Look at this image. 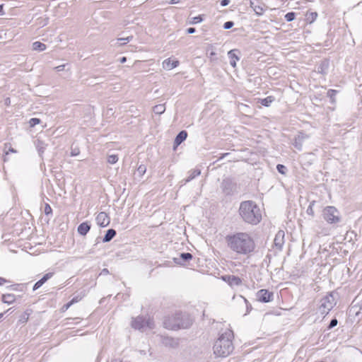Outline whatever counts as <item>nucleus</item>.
Returning <instances> with one entry per match:
<instances>
[{"label":"nucleus","mask_w":362,"mask_h":362,"mask_svg":"<svg viewBox=\"0 0 362 362\" xmlns=\"http://www.w3.org/2000/svg\"><path fill=\"white\" fill-rule=\"evenodd\" d=\"M225 240L228 247L238 255H247L255 248L253 238L245 232L227 235Z\"/></svg>","instance_id":"obj_1"},{"label":"nucleus","mask_w":362,"mask_h":362,"mask_svg":"<svg viewBox=\"0 0 362 362\" xmlns=\"http://www.w3.org/2000/svg\"><path fill=\"white\" fill-rule=\"evenodd\" d=\"M238 212L243 221L248 224L257 225L262 220L261 210L254 201L242 202Z\"/></svg>","instance_id":"obj_2"},{"label":"nucleus","mask_w":362,"mask_h":362,"mask_svg":"<svg viewBox=\"0 0 362 362\" xmlns=\"http://www.w3.org/2000/svg\"><path fill=\"white\" fill-rule=\"evenodd\" d=\"M233 333L230 329L221 334L214 343L213 347L214 354L219 357L228 356L233 350Z\"/></svg>","instance_id":"obj_3"},{"label":"nucleus","mask_w":362,"mask_h":362,"mask_svg":"<svg viewBox=\"0 0 362 362\" xmlns=\"http://www.w3.org/2000/svg\"><path fill=\"white\" fill-rule=\"evenodd\" d=\"M174 324L168 325L165 322V327L171 329H187L192 325V319L187 313H177L173 317Z\"/></svg>","instance_id":"obj_4"},{"label":"nucleus","mask_w":362,"mask_h":362,"mask_svg":"<svg viewBox=\"0 0 362 362\" xmlns=\"http://www.w3.org/2000/svg\"><path fill=\"white\" fill-rule=\"evenodd\" d=\"M337 302L333 293H329L320 300L319 312L321 315H327Z\"/></svg>","instance_id":"obj_5"},{"label":"nucleus","mask_w":362,"mask_h":362,"mask_svg":"<svg viewBox=\"0 0 362 362\" xmlns=\"http://www.w3.org/2000/svg\"><path fill=\"white\" fill-rule=\"evenodd\" d=\"M221 192L226 197H231L238 192V186L235 181L232 178H224L220 185Z\"/></svg>","instance_id":"obj_6"},{"label":"nucleus","mask_w":362,"mask_h":362,"mask_svg":"<svg viewBox=\"0 0 362 362\" xmlns=\"http://www.w3.org/2000/svg\"><path fill=\"white\" fill-rule=\"evenodd\" d=\"M132 327L135 329L144 331L145 327L152 329L155 327L154 322L151 318L146 319L143 316H138L133 318L132 321Z\"/></svg>","instance_id":"obj_7"},{"label":"nucleus","mask_w":362,"mask_h":362,"mask_svg":"<svg viewBox=\"0 0 362 362\" xmlns=\"http://www.w3.org/2000/svg\"><path fill=\"white\" fill-rule=\"evenodd\" d=\"M324 218L330 223H338L340 220L339 211L334 206H327L323 211Z\"/></svg>","instance_id":"obj_8"},{"label":"nucleus","mask_w":362,"mask_h":362,"mask_svg":"<svg viewBox=\"0 0 362 362\" xmlns=\"http://www.w3.org/2000/svg\"><path fill=\"white\" fill-rule=\"evenodd\" d=\"M257 299L261 303H269L274 299V293L267 289H261L257 292Z\"/></svg>","instance_id":"obj_9"},{"label":"nucleus","mask_w":362,"mask_h":362,"mask_svg":"<svg viewBox=\"0 0 362 362\" xmlns=\"http://www.w3.org/2000/svg\"><path fill=\"white\" fill-rule=\"evenodd\" d=\"M308 137L309 136L307 134L300 132L295 137L294 141L292 143V144L296 149H298V151H301L304 141L305 139H308Z\"/></svg>","instance_id":"obj_10"},{"label":"nucleus","mask_w":362,"mask_h":362,"mask_svg":"<svg viewBox=\"0 0 362 362\" xmlns=\"http://www.w3.org/2000/svg\"><path fill=\"white\" fill-rule=\"evenodd\" d=\"M222 279L227 282L230 286H238L242 284V280L240 277L233 275H225Z\"/></svg>","instance_id":"obj_11"},{"label":"nucleus","mask_w":362,"mask_h":362,"mask_svg":"<svg viewBox=\"0 0 362 362\" xmlns=\"http://www.w3.org/2000/svg\"><path fill=\"white\" fill-rule=\"evenodd\" d=\"M96 221L100 226L106 227L110 224V220L107 214L102 211L98 214Z\"/></svg>","instance_id":"obj_12"},{"label":"nucleus","mask_w":362,"mask_h":362,"mask_svg":"<svg viewBox=\"0 0 362 362\" xmlns=\"http://www.w3.org/2000/svg\"><path fill=\"white\" fill-rule=\"evenodd\" d=\"M161 342L164 346L170 348H176L179 345V341L177 339H175L167 336L161 337Z\"/></svg>","instance_id":"obj_13"},{"label":"nucleus","mask_w":362,"mask_h":362,"mask_svg":"<svg viewBox=\"0 0 362 362\" xmlns=\"http://www.w3.org/2000/svg\"><path fill=\"white\" fill-rule=\"evenodd\" d=\"M284 231L279 230L275 235L274 243L276 248L281 250L284 244Z\"/></svg>","instance_id":"obj_14"},{"label":"nucleus","mask_w":362,"mask_h":362,"mask_svg":"<svg viewBox=\"0 0 362 362\" xmlns=\"http://www.w3.org/2000/svg\"><path fill=\"white\" fill-rule=\"evenodd\" d=\"M187 137V132L185 130L180 131L176 136L174 141V150L180 145Z\"/></svg>","instance_id":"obj_15"},{"label":"nucleus","mask_w":362,"mask_h":362,"mask_svg":"<svg viewBox=\"0 0 362 362\" xmlns=\"http://www.w3.org/2000/svg\"><path fill=\"white\" fill-rule=\"evenodd\" d=\"M193 258V256L189 252H182L180 255V258H174L175 263L179 264H183L185 262H189Z\"/></svg>","instance_id":"obj_16"},{"label":"nucleus","mask_w":362,"mask_h":362,"mask_svg":"<svg viewBox=\"0 0 362 362\" xmlns=\"http://www.w3.org/2000/svg\"><path fill=\"white\" fill-rule=\"evenodd\" d=\"M179 64L177 60H170V59H165L163 62V67L166 70H171L177 67Z\"/></svg>","instance_id":"obj_17"},{"label":"nucleus","mask_w":362,"mask_h":362,"mask_svg":"<svg viewBox=\"0 0 362 362\" xmlns=\"http://www.w3.org/2000/svg\"><path fill=\"white\" fill-rule=\"evenodd\" d=\"M90 229V224L88 222L81 223L77 228L78 233L81 235H86Z\"/></svg>","instance_id":"obj_18"},{"label":"nucleus","mask_w":362,"mask_h":362,"mask_svg":"<svg viewBox=\"0 0 362 362\" xmlns=\"http://www.w3.org/2000/svg\"><path fill=\"white\" fill-rule=\"evenodd\" d=\"M329 61L327 59L322 60L317 66V72L322 74H327L329 69Z\"/></svg>","instance_id":"obj_19"},{"label":"nucleus","mask_w":362,"mask_h":362,"mask_svg":"<svg viewBox=\"0 0 362 362\" xmlns=\"http://www.w3.org/2000/svg\"><path fill=\"white\" fill-rule=\"evenodd\" d=\"M238 51L237 49H231L228 52V56L230 59V64L233 67L236 66V62L239 60V57L237 56L236 52Z\"/></svg>","instance_id":"obj_20"},{"label":"nucleus","mask_w":362,"mask_h":362,"mask_svg":"<svg viewBox=\"0 0 362 362\" xmlns=\"http://www.w3.org/2000/svg\"><path fill=\"white\" fill-rule=\"evenodd\" d=\"M189 175L188 177L182 181L183 184H186L192 180L193 179H194L195 177H197V176H199L201 174V170L199 169H194L189 171Z\"/></svg>","instance_id":"obj_21"},{"label":"nucleus","mask_w":362,"mask_h":362,"mask_svg":"<svg viewBox=\"0 0 362 362\" xmlns=\"http://www.w3.org/2000/svg\"><path fill=\"white\" fill-rule=\"evenodd\" d=\"M15 300H16V296H15L14 294L6 293V294H3L1 296V301L4 303L8 304V305H11L13 303H14Z\"/></svg>","instance_id":"obj_22"},{"label":"nucleus","mask_w":362,"mask_h":362,"mask_svg":"<svg viewBox=\"0 0 362 362\" xmlns=\"http://www.w3.org/2000/svg\"><path fill=\"white\" fill-rule=\"evenodd\" d=\"M116 234H117V233L115 229H112V228L108 229L106 231V233L105 234V235L103 238V243L110 242V240H112L113 239V238L116 235Z\"/></svg>","instance_id":"obj_23"},{"label":"nucleus","mask_w":362,"mask_h":362,"mask_svg":"<svg viewBox=\"0 0 362 362\" xmlns=\"http://www.w3.org/2000/svg\"><path fill=\"white\" fill-rule=\"evenodd\" d=\"M274 100L275 98L270 95L265 98L259 99V103L263 106L269 107Z\"/></svg>","instance_id":"obj_24"},{"label":"nucleus","mask_w":362,"mask_h":362,"mask_svg":"<svg viewBox=\"0 0 362 362\" xmlns=\"http://www.w3.org/2000/svg\"><path fill=\"white\" fill-rule=\"evenodd\" d=\"M165 110V104H159L156 105L153 107V111L155 114L161 115Z\"/></svg>","instance_id":"obj_25"},{"label":"nucleus","mask_w":362,"mask_h":362,"mask_svg":"<svg viewBox=\"0 0 362 362\" xmlns=\"http://www.w3.org/2000/svg\"><path fill=\"white\" fill-rule=\"evenodd\" d=\"M33 49L37 51H43L46 49V45L39 41L33 43Z\"/></svg>","instance_id":"obj_26"},{"label":"nucleus","mask_w":362,"mask_h":362,"mask_svg":"<svg viewBox=\"0 0 362 362\" xmlns=\"http://www.w3.org/2000/svg\"><path fill=\"white\" fill-rule=\"evenodd\" d=\"M338 93V90H334V89H329L328 91H327V97H329L330 98V102L334 104L335 103V95L336 94Z\"/></svg>","instance_id":"obj_27"},{"label":"nucleus","mask_w":362,"mask_h":362,"mask_svg":"<svg viewBox=\"0 0 362 362\" xmlns=\"http://www.w3.org/2000/svg\"><path fill=\"white\" fill-rule=\"evenodd\" d=\"M47 281V280L45 279V277H42L39 281H37L33 286V291H35L37 289H38L39 288H40L45 282Z\"/></svg>","instance_id":"obj_28"},{"label":"nucleus","mask_w":362,"mask_h":362,"mask_svg":"<svg viewBox=\"0 0 362 362\" xmlns=\"http://www.w3.org/2000/svg\"><path fill=\"white\" fill-rule=\"evenodd\" d=\"M133 39V36L130 35L127 37H119L117 39V41L119 42L120 45H123L130 42Z\"/></svg>","instance_id":"obj_29"},{"label":"nucleus","mask_w":362,"mask_h":362,"mask_svg":"<svg viewBox=\"0 0 362 362\" xmlns=\"http://www.w3.org/2000/svg\"><path fill=\"white\" fill-rule=\"evenodd\" d=\"M118 161V156L116 154L109 155L107 157V162L110 164H115Z\"/></svg>","instance_id":"obj_30"},{"label":"nucleus","mask_w":362,"mask_h":362,"mask_svg":"<svg viewBox=\"0 0 362 362\" xmlns=\"http://www.w3.org/2000/svg\"><path fill=\"white\" fill-rule=\"evenodd\" d=\"M285 20L287 21V22H291L293 21L295 18H296V13L294 12H288L287 13L285 16Z\"/></svg>","instance_id":"obj_31"},{"label":"nucleus","mask_w":362,"mask_h":362,"mask_svg":"<svg viewBox=\"0 0 362 362\" xmlns=\"http://www.w3.org/2000/svg\"><path fill=\"white\" fill-rule=\"evenodd\" d=\"M276 170L279 173H281L282 175H285L287 171L286 167L282 164H278L276 165Z\"/></svg>","instance_id":"obj_32"},{"label":"nucleus","mask_w":362,"mask_h":362,"mask_svg":"<svg viewBox=\"0 0 362 362\" xmlns=\"http://www.w3.org/2000/svg\"><path fill=\"white\" fill-rule=\"evenodd\" d=\"M315 201H313L310 203L307 210H306V212L308 215H310L312 216H314V211H313V206L315 205Z\"/></svg>","instance_id":"obj_33"},{"label":"nucleus","mask_w":362,"mask_h":362,"mask_svg":"<svg viewBox=\"0 0 362 362\" xmlns=\"http://www.w3.org/2000/svg\"><path fill=\"white\" fill-rule=\"evenodd\" d=\"M358 307V310H356V312H355L356 315H358L360 313H362V299H361V303H360V304L358 305H352V307L351 308V310H355Z\"/></svg>","instance_id":"obj_34"},{"label":"nucleus","mask_w":362,"mask_h":362,"mask_svg":"<svg viewBox=\"0 0 362 362\" xmlns=\"http://www.w3.org/2000/svg\"><path fill=\"white\" fill-rule=\"evenodd\" d=\"M37 148L40 156H41L42 153H44L45 149L44 144L42 141H38Z\"/></svg>","instance_id":"obj_35"},{"label":"nucleus","mask_w":362,"mask_h":362,"mask_svg":"<svg viewBox=\"0 0 362 362\" xmlns=\"http://www.w3.org/2000/svg\"><path fill=\"white\" fill-rule=\"evenodd\" d=\"M40 122H41L40 119L36 118V117L31 118L29 121L30 126L32 127L40 124Z\"/></svg>","instance_id":"obj_36"},{"label":"nucleus","mask_w":362,"mask_h":362,"mask_svg":"<svg viewBox=\"0 0 362 362\" xmlns=\"http://www.w3.org/2000/svg\"><path fill=\"white\" fill-rule=\"evenodd\" d=\"M44 213L46 216H49L52 214V209L51 208L49 204H45Z\"/></svg>","instance_id":"obj_37"},{"label":"nucleus","mask_w":362,"mask_h":362,"mask_svg":"<svg viewBox=\"0 0 362 362\" xmlns=\"http://www.w3.org/2000/svg\"><path fill=\"white\" fill-rule=\"evenodd\" d=\"M146 171V167L144 165H140L137 168V173L140 176L145 174Z\"/></svg>","instance_id":"obj_38"},{"label":"nucleus","mask_w":362,"mask_h":362,"mask_svg":"<svg viewBox=\"0 0 362 362\" xmlns=\"http://www.w3.org/2000/svg\"><path fill=\"white\" fill-rule=\"evenodd\" d=\"M202 21H203V18L201 15H199V16L194 17L191 21V23L196 24V23L202 22Z\"/></svg>","instance_id":"obj_39"},{"label":"nucleus","mask_w":362,"mask_h":362,"mask_svg":"<svg viewBox=\"0 0 362 362\" xmlns=\"http://www.w3.org/2000/svg\"><path fill=\"white\" fill-rule=\"evenodd\" d=\"M233 25H234L233 21H226V23H224L223 27L225 30H228V29H230Z\"/></svg>","instance_id":"obj_40"},{"label":"nucleus","mask_w":362,"mask_h":362,"mask_svg":"<svg viewBox=\"0 0 362 362\" xmlns=\"http://www.w3.org/2000/svg\"><path fill=\"white\" fill-rule=\"evenodd\" d=\"M80 153V150L77 147L71 148V156H76Z\"/></svg>","instance_id":"obj_41"},{"label":"nucleus","mask_w":362,"mask_h":362,"mask_svg":"<svg viewBox=\"0 0 362 362\" xmlns=\"http://www.w3.org/2000/svg\"><path fill=\"white\" fill-rule=\"evenodd\" d=\"M337 323H338V321L336 318L332 319L328 325V329H330L334 327L335 326H337Z\"/></svg>","instance_id":"obj_42"},{"label":"nucleus","mask_w":362,"mask_h":362,"mask_svg":"<svg viewBox=\"0 0 362 362\" xmlns=\"http://www.w3.org/2000/svg\"><path fill=\"white\" fill-rule=\"evenodd\" d=\"M254 11L258 16H260L263 13V8L259 6H254Z\"/></svg>","instance_id":"obj_43"},{"label":"nucleus","mask_w":362,"mask_h":362,"mask_svg":"<svg viewBox=\"0 0 362 362\" xmlns=\"http://www.w3.org/2000/svg\"><path fill=\"white\" fill-rule=\"evenodd\" d=\"M81 299H82V297L77 296L74 297L70 301H71V303H72V305H73L76 303L79 302Z\"/></svg>","instance_id":"obj_44"},{"label":"nucleus","mask_w":362,"mask_h":362,"mask_svg":"<svg viewBox=\"0 0 362 362\" xmlns=\"http://www.w3.org/2000/svg\"><path fill=\"white\" fill-rule=\"evenodd\" d=\"M65 66H66L65 64L59 65V66L54 67V69L57 71H62L64 70Z\"/></svg>","instance_id":"obj_45"},{"label":"nucleus","mask_w":362,"mask_h":362,"mask_svg":"<svg viewBox=\"0 0 362 362\" xmlns=\"http://www.w3.org/2000/svg\"><path fill=\"white\" fill-rule=\"evenodd\" d=\"M187 34H193L196 32V29L193 27L188 28L186 30Z\"/></svg>","instance_id":"obj_46"},{"label":"nucleus","mask_w":362,"mask_h":362,"mask_svg":"<svg viewBox=\"0 0 362 362\" xmlns=\"http://www.w3.org/2000/svg\"><path fill=\"white\" fill-rule=\"evenodd\" d=\"M72 305V303H71V301H69V303H66L65 305H63L62 307V310H68L71 306Z\"/></svg>","instance_id":"obj_47"},{"label":"nucleus","mask_w":362,"mask_h":362,"mask_svg":"<svg viewBox=\"0 0 362 362\" xmlns=\"http://www.w3.org/2000/svg\"><path fill=\"white\" fill-rule=\"evenodd\" d=\"M53 276V273L52 272H49V273H47L45 274L43 277H45V280H49L50 278H52Z\"/></svg>","instance_id":"obj_48"},{"label":"nucleus","mask_w":362,"mask_h":362,"mask_svg":"<svg viewBox=\"0 0 362 362\" xmlns=\"http://www.w3.org/2000/svg\"><path fill=\"white\" fill-rule=\"evenodd\" d=\"M230 3V0H221L220 2L221 6H226Z\"/></svg>","instance_id":"obj_49"},{"label":"nucleus","mask_w":362,"mask_h":362,"mask_svg":"<svg viewBox=\"0 0 362 362\" xmlns=\"http://www.w3.org/2000/svg\"><path fill=\"white\" fill-rule=\"evenodd\" d=\"M110 362H129V361H124L123 360H122L119 358H112Z\"/></svg>","instance_id":"obj_50"},{"label":"nucleus","mask_w":362,"mask_h":362,"mask_svg":"<svg viewBox=\"0 0 362 362\" xmlns=\"http://www.w3.org/2000/svg\"><path fill=\"white\" fill-rule=\"evenodd\" d=\"M4 104H5V105H6V106L10 105V104H11V99H10V98H5V100H4Z\"/></svg>","instance_id":"obj_51"},{"label":"nucleus","mask_w":362,"mask_h":362,"mask_svg":"<svg viewBox=\"0 0 362 362\" xmlns=\"http://www.w3.org/2000/svg\"><path fill=\"white\" fill-rule=\"evenodd\" d=\"M3 7L4 4L0 5V16H4L5 14Z\"/></svg>","instance_id":"obj_52"},{"label":"nucleus","mask_w":362,"mask_h":362,"mask_svg":"<svg viewBox=\"0 0 362 362\" xmlns=\"http://www.w3.org/2000/svg\"><path fill=\"white\" fill-rule=\"evenodd\" d=\"M6 282H7V280L6 279L0 277V286L3 285Z\"/></svg>","instance_id":"obj_53"},{"label":"nucleus","mask_w":362,"mask_h":362,"mask_svg":"<svg viewBox=\"0 0 362 362\" xmlns=\"http://www.w3.org/2000/svg\"><path fill=\"white\" fill-rule=\"evenodd\" d=\"M108 273H109V271H108V269H103L102 270V272H101V274H108Z\"/></svg>","instance_id":"obj_54"},{"label":"nucleus","mask_w":362,"mask_h":362,"mask_svg":"<svg viewBox=\"0 0 362 362\" xmlns=\"http://www.w3.org/2000/svg\"><path fill=\"white\" fill-rule=\"evenodd\" d=\"M179 1H180V0H171L170 4H175L179 3Z\"/></svg>","instance_id":"obj_55"},{"label":"nucleus","mask_w":362,"mask_h":362,"mask_svg":"<svg viewBox=\"0 0 362 362\" xmlns=\"http://www.w3.org/2000/svg\"><path fill=\"white\" fill-rule=\"evenodd\" d=\"M228 155H229V153H223V154L221 155V156L219 158V159H222V158H223L224 157H226V156H228Z\"/></svg>","instance_id":"obj_56"},{"label":"nucleus","mask_w":362,"mask_h":362,"mask_svg":"<svg viewBox=\"0 0 362 362\" xmlns=\"http://www.w3.org/2000/svg\"><path fill=\"white\" fill-rule=\"evenodd\" d=\"M127 61V58L125 57H123L120 59V62L124 63Z\"/></svg>","instance_id":"obj_57"},{"label":"nucleus","mask_w":362,"mask_h":362,"mask_svg":"<svg viewBox=\"0 0 362 362\" xmlns=\"http://www.w3.org/2000/svg\"><path fill=\"white\" fill-rule=\"evenodd\" d=\"M8 288H10L12 290H16V285H11L10 286H8Z\"/></svg>","instance_id":"obj_58"},{"label":"nucleus","mask_w":362,"mask_h":362,"mask_svg":"<svg viewBox=\"0 0 362 362\" xmlns=\"http://www.w3.org/2000/svg\"><path fill=\"white\" fill-rule=\"evenodd\" d=\"M312 15L313 17H316L317 16V13H313Z\"/></svg>","instance_id":"obj_59"},{"label":"nucleus","mask_w":362,"mask_h":362,"mask_svg":"<svg viewBox=\"0 0 362 362\" xmlns=\"http://www.w3.org/2000/svg\"><path fill=\"white\" fill-rule=\"evenodd\" d=\"M312 15L313 17H316L317 16V13H313Z\"/></svg>","instance_id":"obj_60"},{"label":"nucleus","mask_w":362,"mask_h":362,"mask_svg":"<svg viewBox=\"0 0 362 362\" xmlns=\"http://www.w3.org/2000/svg\"><path fill=\"white\" fill-rule=\"evenodd\" d=\"M9 151H11V152H16V151L13 148H10Z\"/></svg>","instance_id":"obj_61"},{"label":"nucleus","mask_w":362,"mask_h":362,"mask_svg":"<svg viewBox=\"0 0 362 362\" xmlns=\"http://www.w3.org/2000/svg\"><path fill=\"white\" fill-rule=\"evenodd\" d=\"M210 54H211V56H214L216 54V53L214 52H211Z\"/></svg>","instance_id":"obj_62"},{"label":"nucleus","mask_w":362,"mask_h":362,"mask_svg":"<svg viewBox=\"0 0 362 362\" xmlns=\"http://www.w3.org/2000/svg\"><path fill=\"white\" fill-rule=\"evenodd\" d=\"M4 316V313H0V319H1Z\"/></svg>","instance_id":"obj_63"}]
</instances>
